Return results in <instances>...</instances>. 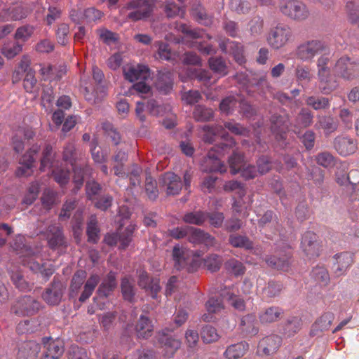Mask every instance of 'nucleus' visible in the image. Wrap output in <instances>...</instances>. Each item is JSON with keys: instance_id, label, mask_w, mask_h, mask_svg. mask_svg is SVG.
<instances>
[{"instance_id": "f257e3e1", "label": "nucleus", "mask_w": 359, "mask_h": 359, "mask_svg": "<svg viewBox=\"0 0 359 359\" xmlns=\"http://www.w3.org/2000/svg\"><path fill=\"white\" fill-rule=\"evenodd\" d=\"M227 143H219L215 145L208 151L202 165V170L203 172H219L223 173L226 171V167L222 162L221 158L226 153H228L236 144L233 138L227 139Z\"/></svg>"}, {"instance_id": "f03ea898", "label": "nucleus", "mask_w": 359, "mask_h": 359, "mask_svg": "<svg viewBox=\"0 0 359 359\" xmlns=\"http://www.w3.org/2000/svg\"><path fill=\"white\" fill-rule=\"evenodd\" d=\"M328 50L327 44L321 40L312 39L300 43L296 48L295 57L303 62H311L313 58Z\"/></svg>"}, {"instance_id": "7ed1b4c3", "label": "nucleus", "mask_w": 359, "mask_h": 359, "mask_svg": "<svg viewBox=\"0 0 359 359\" xmlns=\"http://www.w3.org/2000/svg\"><path fill=\"white\" fill-rule=\"evenodd\" d=\"M278 8L283 15L298 22L305 20L310 15L306 5L300 0H280Z\"/></svg>"}, {"instance_id": "20e7f679", "label": "nucleus", "mask_w": 359, "mask_h": 359, "mask_svg": "<svg viewBox=\"0 0 359 359\" xmlns=\"http://www.w3.org/2000/svg\"><path fill=\"white\" fill-rule=\"evenodd\" d=\"M41 303L34 297L25 295L18 297L11 305V312L18 316H31L41 309Z\"/></svg>"}, {"instance_id": "39448f33", "label": "nucleus", "mask_w": 359, "mask_h": 359, "mask_svg": "<svg viewBox=\"0 0 359 359\" xmlns=\"http://www.w3.org/2000/svg\"><path fill=\"white\" fill-rule=\"evenodd\" d=\"M151 11L147 0H133L122 8L121 13L128 20L135 22L148 18Z\"/></svg>"}, {"instance_id": "423d86ee", "label": "nucleus", "mask_w": 359, "mask_h": 359, "mask_svg": "<svg viewBox=\"0 0 359 359\" xmlns=\"http://www.w3.org/2000/svg\"><path fill=\"white\" fill-rule=\"evenodd\" d=\"M76 149L73 142H69L65 147L63 151V160L70 164L72 169L74 172V181L78 187H80L84 180V177L90 170V168L86 166L83 168H78L76 165Z\"/></svg>"}, {"instance_id": "0eeeda50", "label": "nucleus", "mask_w": 359, "mask_h": 359, "mask_svg": "<svg viewBox=\"0 0 359 359\" xmlns=\"http://www.w3.org/2000/svg\"><path fill=\"white\" fill-rule=\"evenodd\" d=\"M172 255L177 270L186 269L188 272H194L199 266L198 261L191 259L189 252L180 245L173 247Z\"/></svg>"}, {"instance_id": "6e6552de", "label": "nucleus", "mask_w": 359, "mask_h": 359, "mask_svg": "<svg viewBox=\"0 0 359 359\" xmlns=\"http://www.w3.org/2000/svg\"><path fill=\"white\" fill-rule=\"evenodd\" d=\"M292 36V32L287 25H278L271 29L267 41L269 44L274 49L283 47Z\"/></svg>"}, {"instance_id": "1a4fd4ad", "label": "nucleus", "mask_w": 359, "mask_h": 359, "mask_svg": "<svg viewBox=\"0 0 359 359\" xmlns=\"http://www.w3.org/2000/svg\"><path fill=\"white\" fill-rule=\"evenodd\" d=\"M334 71L344 79L353 80L359 75V64L351 62L347 56H343L337 61Z\"/></svg>"}, {"instance_id": "9d476101", "label": "nucleus", "mask_w": 359, "mask_h": 359, "mask_svg": "<svg viewBox=\"0 0 359 359\" xmlns=\"http://www.w3.org/2000/svg\"><path fill=\"white\" fill-rule=\"evenodd\" d=\"M270 121L271 130L276 140L282 142V145H286L285 141L290 126L289 116L287 114H274L271 116Z\"/></svg>"}, {"instance_id": "9b49d317", "label": "nucleus", "mask_w": 359, "mask_h": 359, "mask_svg": "<svg viewBox=\"0 0 359 359\" xmlns=\"http://www.w3.org/2000/svg\"><path fill=\"white\" fill-rule=\"evenodd\" d=\"M65 290L64 284L55 277L50 285L43 292L42 298L48 305H58L62 301Z\"/></svg>"}, {"instance_id": "f8f14e48", "label": "nucleus", "mask_w": 359, "mask_h": 359, "mask_svg": "<svg viewBox=\"0 0 359 359\" xmlns=\"http://www.w3.org/2000/svg\"><path fill=\"white\" fill-rule=\"evenodd\" d=\"M174 329L165 328L157 333L158 341L163 348V354L168 358L172 357L177 351L181 347L182 342L180 339L168 336L165 332H172Z\"/></svg>"}, {"instance_id": "ddd939ff", "label": "nucleus", "mask_w": 359, "mask_h": 359, "mask_svg": "<svg viewBox=\"0 0 359 359\" xmlns=\"http://www.w3.org/2000/svg\"><path fill=\"white\" fill-rule=\"evenodd\" d=\"M40 150V147L37 144L33 145L20 159V166L16 170V175L24 177L30 175L32 168L35 161V156Z\"/></svg>"}, {"instance_id": "4468645a", "label": "nucleus", "mask_w": 359, "mask_h": 359, "mask_svg": "<svg viewBox=\"0 0 359 359\" xmlns=\"http://www.w3.org/2000/svg\"><path fill=\"white\" fill-rule=\"evenodd\" d=\"M123 73L124 78L130 82L146 81L151 75L149 69L142 65H126L123 68Z\"/></svg>"}, {"instance_id": "2eb2a0df", "label": "nucleus", "mask_w": 359, "mask_h": 359, "mask_svg": "<svg viewBox=\"0 0 359 359\" xmlns=\"http://www.w3.org/2000/svg\"><path fill=\"white\" fill-rule=\"evenodd\" d=\"M334 148L340 156H347L357 151L358 142L348 136L339 135L334 140Z\"/></svg>"}, {"instance_id": "dca6fc26", "label": "nucleus", "mask_w": 359, "mask_h": 359, "mask_svg": "<svg viewBox=\"0 0 359 359\" xmlns=\"http://www.w3.org/2000/svg\"><path fill=\"white\" fill-rule=\"evenodd\" d=\"M138 273L137 284L139 287L145 290V291L150 294L153 299H156L158 292L161 290L159 280L156 278L150 277L147 271L144 270H140Z\"/></svg>"}, {"instance_id": "f3484780", "label": "nucleus", "mask_w": 359, "mask_h": 359, "mask_svg": "<svg viewBox=\"0 0 359 359\" xmlns=\"http://www.w3.org/2000/svg\"><path fill=\"white\" fill-rule=\"evenodd\" d=\"M43 343L46 349L41 359H59L64 353V344L60 339L45 337Z\"/></svg>"}, {"instance_id": "a211bd4d", "label": "nucleus", "mask_w": 359, "mask_h": 359, "mask_svg": "<svg viewBox=\"0 0 359 359\" xmlns=\"http://www.w3.org/2000/svg\"><path fill=\"white\" fill-rule=\"evenodd\" d=\"M161 184L167 195H177L182 188L181 178L173 172H165L161 177Z\"/></svg>"}, {"instance_id": "6ab92c4d", "label": "nucleus", "mask_w": 359, "mask_h": 359, "mask_svg": "<svg viewBox=\"0 0 359 359\" xmlns=\"http://www.w3.org/2000/svg\"><path fill=\"white\" fill-rule=\"evenodd\" d=\"M35 136V132L30 127L18 128L12 137V144L15 152L19 153L25 148L22 138L25 140H30Z\"/></svg>"}, {"instance_id": "aec40b11", "label": "nucleus", "mask_w": 359, "mask_h": 359, "mask_svg": "<svg viewBox=\"0 0 359 359\" xmlns=\"http://www.w3.org/2000/svg\"><path fill=\"white\" fill-rule=\"evenodd\" d=\"M317 235L313 231H306L302 238L301 247L308 256L318 255V244Z\"/></svg>"}, {"instance_id": "412c9836", "label": "nucleus", "mask_w": 359, "mask_h": 359, "mask_svg": "<svg viewBox=\"0 0 359 359\" xmlns=\"http://www.w3.org/2000/svg\"><path fill=\"white\" fill-rule=\"evenodd\" d=\"M334 259L335 262L333 264V270L337 276L345 274L353 263V256L348 252L335 255Z\"/></svg>"}, {"instance_id": "4be33fe9", "label": "nucleus", "mask_w": 359, "mask_h": 359, "mask_svg": "<svg viewBox=\"0 0 359 359\" xmlns=\"http://www.w3.org/2000/svg\"><path fill=\"white\" fill-rule=\"evenodd\" d=\"M41 351V345L35 341L23 342L19 347L18 359H36Z\"/></svg>"}, {"instance_id": "5701e85b", "label": "nucleus", "mask_w": 359, "mask_h": 359, "mask_svg": "<svg viewBox=\"0 0 359 359\" xmlns=\"http://www.w3.org/2000/svg\"><path fill=\"white\" fill-rule=\"evenodd\" d=\"M188 235L189 242L194 244L204 243L207 246H213L216 244L215 238L201 229L190 226Z\"/></svg>"}, {"instance_id": "b1692460", "label": "nucleus", "mask_w": 359, "mask_h": 359, "mask_svg": "<svg viewBox=\"0 0 359 359\" xmlns=\"http://www.w3.org/2000/svg\"><path fill=\"white\" fill-rule=\"evenodd\" d=\"M156 89L162 94H169L173 88V76L169 71L158 72L155 82Z\"/></svg>"}, {"instance_id": "393cba45", "label": "nucleus", "mask_w": 359, "mask_h": 359, "mask_svg": "<svg viewBox=\"0 0 359 359\" xmlns=\"http://www.w3.org/2000/svg\"><path fill=\"white\" fill-rule=\"evenodd\" d=\"M283 309L278 306H269L259 313V320L262 324H270L279 320L283 316Z\"/></svg>"}, {"instance_id": "a878e982", "label": "nucleus", "mask_w": 359, "mask_h": 359, "mask_svg": "<svg viewBox=\"0 0 359 359\" xmlns=\"http://www.w3.org/2000/svg\"><path fill=\"white\" fill-rule=\"evenodd\" d=\"M48 246L55 249L65 244V237L62 229L57 225H50L47 229L46 235Z\"/></svg>"}, {"instance_id": "bb28decb", "label": "nucleus", "mask_w": 359, "mask_h": 359, "mask_svg": "<svg viewBox=\"0 0 359 359\" xmlns=\"http://www.w3.org/2000/svg\"><path fill=\"white\" fill-rule=\"evenodd\" d=\"M203 130L205 133L203 135V140L205 142L212 143L215 141V137L217 135H220L224 142L222 143H227V139L232 138L224 130V128L222 126H205Z\"/></svg>"}, {"instance_id": "cd10ccee", "label": "nucleus", "mask_w": 359, "mask_h": 359, "mask_svg": "<svg viewBox=\"0 0 359 359\" xmlns=\"http://www.w3.org/2000/svg\"><path fill=\"white\" fill-rule=\"evenodd\" d=\"M282 342L281 338L276 334H272L263 338L258 345V348L266 355L275 353L280 347Z\"/></svg>"}, {"instance_id": "c85d7f7f", "label": "nucleus", "mask_w": 359, "mask_h": 359, "mask_svg": "<svg viewBox=\"0 0 359 359\" xmlns=\"http://www.w3.org/2000/svg\"><path fill=\"white\" fill-rule=\"evenodd\" d=\"M238 104H239L240 107L243 105L246 107V109L243 111V113L246 116L252 114L250 111L252 109L251 107L246 103L239 102L233 96L226 97L223 99L220 102L219 109L223 113L230 114L234 111Z\"/></svg>"}, {"instance_id": "c756f323", "label": "nucleus", "mask_w": 359, "mask_h": 359, "mask_svg": "<svg viewBox=\"0 0 359 359\" xmlns=\"http://www.w3.org/2000/svg\"><path fill=\"white\" fill-rule=\"evenodd\" d=\"M116 273L110 271L98 287L97 293L100 297H107L116 287Z\"/></svg>"}, {"instance_id": "7c9ffc66", "label": "nucleus", "mask_w": 359, "mask_h": 359, "mask_svg": "<svg viewBox=\"0 0 359 359\" xmlns=\"http://www.w3.org/2000/svg\"><path fill=\"white\" fill-rule=\"evenodd\" d=\"M135 331L139 338L147 339L154 332V325L149 317L140 316L135 325Z\"/></svg>"}, {"instance_id": "2f4dec72", "label": "nucleus", "mask_w": 359, "mask_h": 359, "mask_svg": "<svg viewBox=\"0 0 359 359\" xmlns=\"http://www.w3.org/2000/svg\"><path fill=\"white\" fill-rule=\"evenodd\" d=\"M291 257L290 251L285 253L283 257H278L276 256H269L266 258V264L277 270L287 271L290 269V259Z\"/></svg>"}, {"instance_id": "473e14b6", "label": "nucleus", "mask_w": 359, "mask_h": 359, "mask_svg": "<svg viewBox=\"0 0 359 359\" xmlns=\"http://www.w3.org/2000/svg\"><path fill=\"white\" fill-rule=\"evenodd\" d=\"M248 348L249 345L245 341L231 344L224 352V356L227 359H239L246 353Z\"/></svg>"}, {"instance_id": "72a5a7b5", "label": "nucleus", "mask_w": 359, "mask_h": 359, "mask_svg": "<svg viewBox=\"0 0 359 359\" xmlns=\"http://www.w3.org/2000/svg\"><path fill=\"white\" fill-rule=\"evenodd\" d=\"M26 13L20 6H13L4 8L0 13V20L2 21L20 20L25 18Z\"/></svg>"}, {"instance_id": "f704fd0d", "label": "nucleus", "mask_w": 359, "mask_h": 359, "mask_svg": "<svg viewBox=\"0 0 359 359\" xmlns=\"http://www.w3.org/2000/svg\"><path fill=\"white\" fill-rule=\"evenodd\" d=\"M318 78L319 88L323 94H330L336 90L339 86L337 81L331 76L330 72L324 74L323 77Z\"/></svg>"}, {"instance_id": "c9c22d12", "label": "nucleus", "mask_w": 359, "mask_h": 359, "mask_svg": "<svg viewBox=\"0 0 359 359\" xmlns=\"http://www.w3.org/2000/svg\"><path fill=\"white\" fill-rule=\"evenodd\" d=\"M302 319L297 316L289 318L283 325V334L290 337L297 334L302 328Z\"/></svg>"}, {"instance_id": "e433bc0d", "label": "nucleus", "mask_w": 359, "mask_h": 359, "mask_svg": "<svg viewBox=\"0 0 359 359\" xmlns=\"http://www.w3.org/2000/svg\"><path fill=\"white\" fill-rule=\"evenodd\" d=\"M294 76L297 82L303 86L304 83H309L313 78L311 68L304 65H297L294 69Z\"/></svg>"}, {"instance_id": "4c0bfd02", "label": "nucleus", "mask_w": 359, "mask_h": 359, "mask_svg": "<svg viewBox=\"0 0 359 359\" xmlns=\"http://www.w3.org/2000/svg\"><path fill=\"white\" fill-rule=\"evenodd\" d=\"M207 211L197 210L189 212L183 216V221L187 224L202 226L207 221Z\"/></svg>"}, {"instance_id": "58836bf2", "label": "nucleus", "mask_w": 359, "mask_h": 359, "mask_svg": "<svg viewBox=\"0 0 359 359\" xmlns=\"http://www.w3.org/2000/svg\"><path fill=\"white\" fill-rule=\"evenodd\" d=\"M40 74L44 80H59L62 78L64 72L58 69L56 66L51 65H40Z\"/></svg>"}, {"instance_id": "ea45409f", "label": "nucleus", "mask_w": 359, "mask_h": 359, "mask_svg": "<svg viewBox=\"0 0 359 359\" xmlns=\"http://www.w3.org/2000/svg\"><path fill=\"white\" fill-rule=\"evenodd\" d=\"M100 280V276L97 274H93L88 278L84 284L83 290L79 297L81 302H86L92 295Z\"/></svg>"}, {"instance_id": "a19ab883", "label": "nucleus", "mask_w": 359, "mask_h": 359, "mask_svg": "<svg viewBox=\"0 0 359 359\" xmlns=\"http://www.w3.org/2000/svg\"><path fill=\"white\" fill-rule=\"evenodd\" d=\"M208 64L210 69L219 76H224L228 74V66L223 57H211L208 60Z\"/></svg>"}, {"instance_id": "79ce46f5", "label": "nucleus", "mask_w": 359, "mask_h": 359, "mask_svg": "<svg viewBox=\"0 0 359 359\" xmlns=\"http://www.w3.org/2000/svg\"><path fill=\"white\" fill-rule=\"evenodd\" d=\"M86 278V272L84 270H79L74 274L69 287L70 297H74L78 294Z\"/></svg>"}, {"instance_id": "37998d69", "label": "nucleus", "mask_w": 359, "mask_h": 359, "mask_svg": "<svg viewBox=\"0 0 359 359\" xmlns=\"http://www.w3.org/2000/svg\"><path fill=\"white\" fill-rule=\"evenodd\" d=\"M224 268L228 273L236 277L243 276L246 271L243 263L235 258H231L225 262Z\"/></svg>"}, {"instance_id": "c03bdc74", "label": "nucleus", "mask_w": 359, "mask_h": 359, "mask_svg": "<svg viewBox=\"0 0 359 359\" xmlns=\"http://www.w3.org/2000/svg\"><path fill=\"white\" fill-rule=\"evenodd\" d=\"M86 233L88 241L97 243L100 240V229L97 226V220L95 215H91L88 222Z\"/></svg>"}, {"instance_id": "a18cd8bd", "label": "nucleus", "mask_w": 359, "mask_h": 359, "mask_svg": "<svg viewBox=\"0 0 359 359\" xmlns=\"http://www.w3.org/2000/svg\"><path fill=\"white\" fill-rule=\"evenodd\" d=\"M229 243L234 248L245 250H252L254 247L252 241L248 237L239 234H231L229 237Z\"/></svg>"}, {"instance_id": "49530a36", "label": "nucleus", "mask_w": 359, "mask_h": 359, "mask_svg": "<svg viewBox=\"0 0 359 359\" xmlns=\"http://www.w3.org/2000/svg\"><path fill=\"white\" fill-rule=\"evenodd\" d=\"M338 116L341 126L346 130L352 128L353 121L355 118L353 111L347 108H340Z\"/></svg>"}, {"instance_id": "de8ad7c7", "label": "nucleus", "mask_w": 359, "mask_h": 359, "mask_svg": "<svg viewBox=\"0 0 359 359\" xmlns=\"http://www.w3.org/2000/svg\"><path fill=\"white\" fill-rule=\"evenodd\" d=\"M121 288L123 299L130 302H133L135 294L133 280H130L128 277L123 278Z\"/></svg>"}, {"instance_id": "09e8293b", "label": "nucleus", "mask_w": 359, "mask_h": 359, "mask_svg": "<svg viewBox=\"0 0 359 359\" xmlns=\"http://www.w3.org/2000/svg\"><path fill=\"white\" fill-rule=\"evenodd\" d=\"M229 163L231 172L233 175L240 172L242 168L245 165L243 155L236 151H234L233 154L229 157Z\"/></svg>"}, {"instance_id": "8fccbe9b", "label": "nucleus", "mask_w": 359, "mask_h": 359, "mask_svg": "<svg viewBox=\"0 0 359 359\" xmlns=\"http://www.w3.org/2000/svg\"><path fill=\"white\" fill-rule=\"evenodd\" d=\"M283 290V285L280 282L271 280L263 288L262 294L264 297L272 299L280 295Z\"/></svg>"}, {"instance_id": "3c124183", "label": "nucleus", "mask_w": 359, "mask_h": 359, "mask_svg": "<svg viewBox=\"0 0 359 359\" xmlns=\"http://www.w3.org/2000/svg\"><path fill=\"white\" fill-rule=\"evenodd\" d=\"M230 44L231 46L229 54L233 56L236 62L239 65H244L246 62V58L244 54V46L236 41L231 43Z\"/></svg>"}, {"instance_id": "603ef678", "label": "nucleus", "mask_w": 359, "mask_h": 359, "mask_svg": "<svg viewBox=\"0 0 359 359\" xmlns=\"http://www.w3.org/2000/svg\"><path fill=\"white\" fill-rule=\"evenodd\" d=\"M22 50V45L17 41H9L1 48V53L8 59H12Z\"/></svg>"}, {"instance_id": "864d4df0", "label": "nucleus", "mask_w": 359, "mask_h": 359, "mask_svg": "<svg viewBox=\"0 0 359 359\" xmlns=\"http://www.w3.org/2000/svg\"><path fill=\"white\" fill-rule=\"evenodd\" d=\"M191 14L201 25L209 26L212 24V17L208 15L203 7L198 5L191 9Z\"/></svg>"}, {"instance_id": "5fc2aeb1", "label": "nucleus", "mask_w": 359, "mask_h": 359, "mask_svg": "<svg viewBox=\"0 0 359 359\" xmlns=\"http://www.w3.org/2000/svg\"><path fill=\"white\" fill-rule=\"evenodd\" d=\"M194 118L197 121L205 122L210 121L214 116L213 111L203 105H197L194 110Z\"/></svg>"}, {"instance_id": "6e6d98bb", "label": "nucleus", "mask_w": 359, "mask_h": 359, "mask_svg": "<svg viewBox=\"0 0 359 359\" xmlns=\"http://www.w3.org/2000/svg\"><path fill=\"white\" fill-rule=\"evenodd\" d=\"M315 160L318 165L325 168H332L336 163V158L328 151L318 153L315 156Z\"/></svg>"}, {"instance_id": "4d7b16f0", "label": "nucleus", "mask_w": 359, "mask_h": 359, "mask_svg": "<svg viewBox=\"0 0 359 359\" xmlns=\"http://www.w3.org/2000/svg\"><path fill=\"white\" fill-rule=\"evenodd\" d=\"M203 341L205 344H211L218 341L220 336L215 327L211 325H205L201 332Z\"/></svg>"}, {"instance_id": "13d9d810", "label": "nucleus", "mask_w": 359, "mask_h": 359, "mask_svg": "<svg viewBox=\"0 0 359 359\" xmlns=\"http://www.w3.org/2000/svg\"><path fill=\"white\" fill-rule=\"evenodd\" d=\"M54 95L51 88L43 90L41 95V105L47 113H51L54 108Z\"/></svg>"}, {"instance_id": "bf43d9fd", "label": "nucleus", "mask_w": 359, "mask_h": 359, "mask_svg": "<svg viewBox=\"0 0 359 359\" xmlns=\"http://www.w3.org/2000/svg\"><path fill=\"white\" fill-rule=\"evenodd\" d=\"M319 125L326 134H330L337 130L339 123L330 116H324L320 118Z\"/></svg>"}, {"instance_id": "052dcab7", "label": "nucleus", "mask_w": 359, "mask_h": 359, "mask_svg": "<svg viewBox=\"0 0 359 359\" xmlns=\"http://www.w3.org/2000/svg\"><path fill=\"white\" fill-rule=\"evenodd\" d=\"M306 104L311 107L315 110L325 109L330 107V100L327 97L309 96L306 100Z\"/></svg>"}, {"instance_id": "680f3d73", "label": "nucleus", "mask_w": 359, "mask_h": 359, "mask_svg": "<svg viewBox=\"0 0 359 359\" xmlns=\"http://www.w3.org/2000/svg\"><path fill=\"white\" fill-rule=\"evenodd\" d=\"M11 278L13 283L21 291H27L31 290V286L24 278L20 271H12L11 273Z\"/></svg>"}, {"instance_id": "e2e57ef3", "label": "nucleus", "mask_w": 359, "mask_h": 359, "mask_svg": "<svg viewBox=\"0 0 359 359\" xmlns=\"http://www.w3.org/2000/svg\"><path fill=\"white\" fill-rule=\"evenodd\" d=\"M40 191V185L38 182H33L28 187L27 192L24 196L22 203L26 205L32 204L37 198Z\"/></svg>"}, {"instance_id": "0e129e2a", "label": "nucleus", "mask_w": 359, "mask_h": 359, "mask_svg": "<svg viewBox=\"0 0 359 359\" xmlns=\"http://www.w3.org/2000/svg\"><path fill=\"white\" fill-rule=\"evenodd\" d=\"M165 13L168 18H175L177 16L183 17L184 14V8L177 5L172 1H168L164 8Z\"/></svg>"}, {"instance_id": "69168bd1", "label": "nucleus", "mask_w": 359, "mask_h": 359, "mask_svg": "<svg viewBox=\"0 0 359 359\" xmlns=\"http://www.w3.org/2000/svg\"><path fill=\"white\" fill-rule=\"evenodd\" d=\"M313 279L322 285H326L330 281V276L327 270L323 266H317L311 271Z\"/></svg>"}, {"instance_id": "338daca9", "label": "nucleus", "mask_w": 359, "mask_h": 359, "mask_svg": "<svg viewBox=\"0 0 359 359\" xmlns=\"http://www.w3.org/2000/svg\"><path fill=\"white\" fill-rule=\"evenodd\" d=\"M313 116L307 109L303 108L296 118V125L300 128H306L311 125Z\"/></svg>"}, {"instance_id": "774afa93", "label": "nucleus", "mask_w": 359, "mask_h": 359, "mask_svg": "<svg viewBox=\"0 0 359 359\" xmlns=\"http://www.w3.org/2000/svg\"><path fill=\"white\" fill-rule=\"evenodd\" d=\"M348 21L359 27V6L353 1H348L346 6Z\"/></svg>"}]
</instances>
